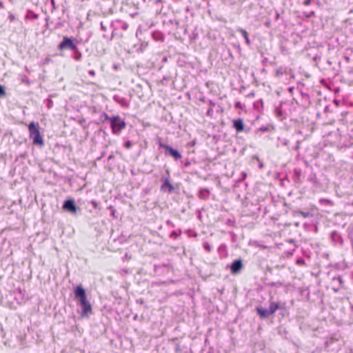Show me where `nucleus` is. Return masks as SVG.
Returning a JSON list of instances; mask_svg holds the SVG:
<instances>
[{
    "mask_svg": "<svg viewBox=\"0 0 353 353\" xmlns=\"http://www.w3.org/2000/svg\"><path fill=\"white\" fill-rule=\"evenodd\" d=\"M74 296L76 299H78L81 310L80 314L82 317H86L90 313L92 312V305L90 302L87 300L85 291L81 285H78L74 290Z\"/></svg>",
    "mask_w": 353,
    "mask_h": 353,
    "instance_id": "f257e3e1",
    "label": "nucleus"
},
{
    "mask_svg": "<svg viewBox=\"0 0 353 353\" xmlns=\"http://www.w3.org/2000/svg\"><path fill=\"white\" fill-rule=\"evenodd\" d=\"M28 129L30 137L32 139L33 143L43 146L44 145V141L39 132V124L32 121L29 124Z\"/></svg>",
    "mask_w": 353,
    "mask_h": 353,
    "instance_id": "f03ea898",
    "label": "nucleus"
},
{
    "mask_svg": "<svg viewBox=\"0 0 353 353\" xmlns=\"http://www.w3.org/2000/svg\"><path fill=\"white\" fill-rule=\"evenodd\" d=\"M110 125L114 134H119L125 128L126 124L119 116H116L111 119Z\"/></svg>",
    "mask_w": 353,
    "mask_h": 353,
    "instance_id": "7ed1b4c3",
    "label": "nucleus"
},
{
    "mask_svg": "<svg viewBox=\"0 0 353 353\" xmlns=\"http://www.w3.org/2000/svg\"><path fill=\"white\" fill-rule=\"evenodd\" d=\"M58 48L60 50H70L72 51H77V45L74 43L73 39L68 37H64L63 38Z\"/></svg>",
    "mask_w": 353,
    "mask_h": 353,
    "instance_id": "20e7f679",
    "label": "nucleus"
},
{
    "mask_svg": "<svg viewBox=\"0 0 353 353\" xmlns=\"http://www.w3.org/2000/svg\"><path fill=\"white\" fill-rule=\"evenodd\" d=\"M159 146L160 148L165 149L168 153L170 156H172L175 160H178L181 158V154H180V152L172 148L171 146L163 143H160Z\"/></svg>",
    "mask_w": 353,
    "mask_h": 353,
    "instance_id": "39448f33",
    "label": "nucleus"
},
{
    "mask_svg": "<svg viewBox=\"0 0 353 353\" xmlns=\"http://www.w3.org/2000/svg\"><path fill=\"white\" fill-rule=\"evenodd\" d=\"M63 209L72 214H76L77 211L76 204L72 199L66 200L63 205Z\"/></svg>",
    "mask_w": 353,
    "mask_h": 353,
    "instance_id": "423d86ee",
    "label": "nucleus"
},
{
    "mask_svg": "<svg viewBox=\"0 0 353 353\" xmlns=\"http://www.w3.org/2000/svg\"><path fill=\"white\" fill-rule=\"evenodd\" d=\"M243 268V263L241 259L234 260L230 265V270L232 274L239 273Z\"/></svg>",
    "mask_w": 353,
    "mask_h": 353,
    "instance_id": "0eeeda50",
    "label": "nucleus"
},
{
    "mask_svg": "<svg viewBox=\"0 0 353 353\" xmlns=\"http://www.w3.org/2000/svg\"><path fill=\"white\" fill-rule=\"evenodd\" d=\"M233 127L237 132L243 131L244 124L241 119H237L233 121Z\"/></svg>",
    "mask_w": 353,
    "mask_h": 353,
    "instance_id": "6e6552de",
    "label": "nucleus"
},
{
    "mask_svg": "<svg viewBox=\"0 0 353 353\" xmlns=\"http://www.w3.org/2000/svg\"><path fill=\"white\" fill-rule=\"evenodd\" d=\"M161 189L164 191H168V192H172L174 190V188L171 183L170 182L168 179H163V184L161 186Z\"/></svg>",
    "mask_w": 353,
    "mask_h": 353,
    "instance_id": "1a4fd4ad",
    "label": "nucleus"
},
{
    "mask_svg": "<svg viewBox=\"0 0 353 353\" xmlns=\"http://www.w3.org/2000/svg\"><path fill=\"white\" fill-rule=\"evenodd\" d=\"M256 311L258 314L260 315V316L262 318H267L270 315L268 310L265 309L263 307H257Z\"/></svg>",
    "mask_w": 353,
    "mask_h": 353,
    "instance_id": "9d476101",
    "label": "nucleus"
},
{
    "mask_svg": "<svg viewBox=\"0 0 353 353\" xmlns=\"http://www.w3.org/2000/svg\"><path fill=\"white\" fill-rule=\"evenodd\" d=\"M237 30L238 32H239L242 34V36L244 37L246 44H247L248 46H250V43H251V41H250V39H249V37H248V32H247L244 29H243V28H237V30Z\"/></svg>",
    "mask_w": 353,
    "mask_h": 353,
    "instance_id": "9b49d317",
    "label": "nucleus"
},
{
    "mask_svg": "<svg viewBox=\"0 0 353 353\" xmlns=\"http://www.w3.org/2000/svg\"><path fill=\"white\" fill-rule=\"evenodd\" d=\"M279 308V304L275 302H272L270 305L269 307V313L273 314Z\"/></svg>",
    "mask_w": 353,
    "mask_h": 353,
    "instance_id": "f8f14e48",
    "label": "nucleus"
},
{
    "mask_svg": "<svg viewBox=\"0 0 353 353\" xmlns=\"http://www.w3.org/2000/svg\"><path fill=\"white\" fill-rule=\"evenodd\" d=\"M75 53V55L74 57V59L77 61H79L81 59V53L77 49V51H74Z\"/></svg>",
    "mask_w": 353,
    "mask_h": 353,
    "instance_id": "ddd939ff",
    "label": "nucleus"
},
{
    "mask_svg": "<svg viewBox=\"0 0 353 353\" xmlns=\"http://www.w3.org/2000/svg\"><path fill=\"white\" fill-rule=\"evenodd\" d=\"M53 105V101L51 99H47L46 106L48 109H50Z\"/></svg>",
    "mask_w": 353,
    "mask_h": 353,
    "instance_id": "4468645a",
    "label": "nucleus"
},
{
    "mask_svg": "<svg viewBox=\"0 0 353 353\" xmlns=\"http://www.w3.org/2000/svg\"><path fill=\"white\" fill-rule=\"evenodd\" d=\"M203 248H205V250H207L208 252H210L211 250H212V248L210 246V244H208V243H203Z\"/></svg>",
    "mask_w": 353,
    "mask_h": 353,
    "instance_id": "2eb2a0df",
    "label": "nucleus"
},
{
    "mask_svg": "<svg viewBox=\"0 0 353 353\" xmlns=\"http://www.w3.org/2000/svg\"><path fill=\"white\" fill-rule=\"evenodd\" d=\"M6 94L5 88L3 85H0V97H3Z\"/></svg>",
    "mask_w": 353,
    "mask_h": 353,
    "instance_id": "dca6fc26",
    "label": "nucleus"
},
{
    "mask_svg": "<svg viewBox=\"0 0 353 353\" xmlns=\"http://www.w3.org/2000/svg\"><path fill=\"white\" fill-rule=\"evenodd\" d=\"M300 214L304 218H306V217H308L310 216V214L309 212H300Z\"/></svg>",
    "mask_w": 353,
    "mask_h": 353,
    "instance_id": "f3484780",
    "label": "nucleus"
},
{
    "mask_svg": "<svg viewBox=\"0 0 353 353\" xmlns=\"http://www.w3.org/2000/svg\"><path fill=\"white\" fill-rule=\"evenodd\" d=\"M314 15V11H311L310 13H305V16L307 18H310V17H312Z\"/></svg>",
    "mask_w": 353,
    "mask_h": 353,
    "instance_id": "a211bd4d",
    "label": "nucleus"
},
{
    "mask_svg": "<svg viewBox=\"0 0 353 353\" xmlns=\"http://www.w3.org/2000/svg\"><path fill=\"white\" fill-rule=\"evenodd\" d=\"M103 116L105 120L110 121V122L111 123V119H112V117H109L106 113H104Z\"/></svg>",
    "mask_w": 353,
    "mask_h": 353,
    "instance_id": "6ab92c4d",
    "label": "nucleus"
},
{
    "mask_svg": "<svg viewBox=\"0 0 353 353\" xmlns=\"http://www.w3.org/2000/svg\"><path fill=\"white\" fill-rule=\"evenodd\" d=\"M175 351L176 353H179L181 351V347L179 344H177L175 347Z\"/></svg>",
    "mask_w": 353,
    "mask_h": 353,
    "instance_id": "aec40b11",
    "label": "nucleus"
},
{
    "mask_svg": "<svg viewBox=\"0 0 353 353\" xmlns=\"http://www.w3.org/2000/svg\"><path fill=\"white\" fill-rule=\"evenodd\" d=\"M312 1L313 0H305L303 3L305 6H309L312 3Z\"/></svg>",
    "mask_w": 353,
    "mask_h": 353,
    "instance_id": "412c9836",
    "label": "nucleus"
},
{
    "mask_svg": "<svg viewBox=\"0 0 353 353\" xmlns=\"http://www.w3.org/2000/svg\"><path fill=\"white\" fill-rule=\"evenodd\" d=\"M235 108L236 109L241 108V102H239V101L236 102L235 103Z\"/></svg>",
    "mask_w": 353,
    "mask_h": 353,
    "instance_id": "4be33fe9",
    "label": "nucleus"
},
{
    "mask_svg": "<svg viewBox=\"0 0 353 353\" xmlns=\"http://www.w3.org/2000/svg\"><path fill=\"white\" fill-rule=\"evenodd\" d=\"M282 144L284 145H288V141L285 139H283L282 140Z\"/></svg>",
    "mask_w": 353,
    "mask_h": 353,
    "instance_id": "5701e85b",
    "label": "nucleus"
},
{
    "mask_svg": "<svg viewBox=\"0 0 353 353\" xmlns=\"http://www.w3.org/2000/svg\"><path fill=\"white\" fill-rule=\"evenodd\" d=\"M101 30H103V31H105L106 30V27L103 25V23L101 22Z\"/></svg>",
    "mask_w": 353,
    "mask_h": 353,
    "instance_id": "b1692460",
    "label": "nucleus"
},
{
    "mask_svg": "<svg viewBox=\"0 0 353 353\" xmlns=\"http://www.w3.org/2000/svg\"><path fill=\"white\" fill-rule=\"evenodd\" d=\"M131 146V143L130 141H128L125 143V147L129 148Z\"/></svg>",
    "mask_w": 353,
    "mask_h": 353,
    "instance_id": "393cba45",
    "label": "nucleus"
},
{
    "mask_svg": "<svg viewBox=\"0 0 353 353\" xmlns=\"http://www.w3.org/2000/svg\"><path fill=\"white\" fill-rule=\"evenodd\" d=\"M88 73H89V74H90L91 76H94V74H95V72H94V70H90V71L88 72Z\"/></svg>",
    "mask_w": 353,
    "mask_h": 353,
    "instance_id": "a878e982",
    "label": "nucleus"
},
{
    "mask_svg": "<svg viewBox=\"0 0 353 353\" xmlns=\"http://www.w3.org/2000/svg\"><path fill=\"white\" fill-rule=\"evenodd\" d=\"M335 279H336L339 282L340 284L342 283V279L341 277H337Z\"/></svg>",
    "mask_w": 353,
    "mask_h": 353,
    "instance_id": "bb28decb",
    "label": "nucleus"
},
{
    "mask_svg": "<svg viewBox=\"0 0 353 353\" xmlns=\"http://www.w3.org/2000/svg\"><path fill=\"white\" fill-rule=\"evenodd\" d=\"M3 7H4V6H3V2L0 1V9L3 8Z\"/></svg>",
    "mask_w": 353,
    "mask_h": 353,
    "instance_id": "cd10ccee",
    "label": "nucleus"
},
{
    "mask_svg": "<svg viewBox=\"0 0 353 353\" xmlns=\"http://www.w3.org/2000/svg\"><path fill=\"white\" fill-rule=\"evenodd\" d=\"M298 263H304V261L303 260H299L297 261Z\"/></svg>",
    "mask_w": 353,
    "mask_h": 353,
    "instance_id": "c85d7f7f",
    "label": "nucleus"
},
{
    "mask_svg": "<svg viewBox=\"0 0 353 353\" xmlns=\"http://www.w3.org/2000/svg\"><path fill=\"white\" fill-rule=\"evenodd\" d=\"M92 204H93V205H94V207H97V202H96V201H92Z\"/></svg>",
    "mask_w": 353,
    "mask_h": 353,
    "instance_id": "c756f323",
    "label": "nucleus"
},
{
    "mask_svg": "<svg viewBox=\"0 0 353 353\" xmlns=\"http://www.w3.org/2000/svg\"><path fill=\"white\" fill-rule=\"evenodd\" d=\"M126 28H127V26L126 25L123 27V29H124V30H125Z\"/></svg>",
    "mask_w": 353,
    "mask_h": 353,
    "instance_id": "7c9ffc66",
    "label": "nucleus"
},
{
    "mask_svg": "<svg viewBox=\"0 0 353 353\" xmlns=\"http://www.w3.org/2000/svg\"><path fill=\"white\" fill-rule=\"evenodd\" d=\"M0 329H1V331H3V327H2V325L1 324H0Z\"/></svg>",
    "mask_w": 353,
    "mask_h": 353,
    "instance_id": "2f4dec72",
    "label": "nucleus"
},
{
    "mask_svg": "<svg viewBox=\"0 0 353 353\" xmlns=\"http://www.w3.org/2000/svg\"><path fill=\"white\" fill-rule=\"evenodd\" d=\"M51 2H52V4L54 5V0H51Z\"/></svg>",
    "mask_w": 353,
    "mask_h": 353,
    "instance_id": "473e14b6",
    "label": "nucleus"
},
{
    "mask_svg": "<svg viewBox=\"0 0 353 353\" xmlns=\"http://www.w3.org/2000/svg\"><path fill=\"white\" fill-rule=\"evenodd\" d=\"M25 81H26V79H22V82H25Z\"/></svg>",
    "mask_w": 353,
    "mask_h": 353,
    "instance_id": "72a5a7b5",
    "label": "nucleus"
},
{
    "mask_svg": "<svg viewBox=\"0 0 353 353\" xmlns=\"http://www.w3.org/2000/svg\"><path fill=\"white\" fill-rule=\"evenodd\" d=\"M104 38H107V36L105 34H103Z\"/></svg>",
    "mask_w": 353,
    "mask_h": 353,
    "instance_id": "f704fd0d",
    "label": "nucleus"
},
{
    "mask_svg": "<svg viewBox=\"0 0 353 353\" xmlns=\"http://www.w3.org/2000/svg\"><path fill=\"white\" fill-rule=\"evenodd\" d=\"M160 1H161V0H157V2H160Z\"/></svg>",
    "mask_w": 353,
    "mask_h": 353,
    "instance_id": "c9c22d12",
    "label": "nucleus"
},
{
    "mask_svg": "<svg viewBox=\"0 0 353 353\" xmlns=\"http://www.w3.org/2000/svg\"><path fill=\"white\" fill-rule=\"evenodd\" d=\"M10 2H12V0H9Z\"/></svg>",
    "mask_w": 353,
    "mask_h": 353,
    "instance_id": "e433bc0d",
    "label": "nucleus"
}]
</instances>
